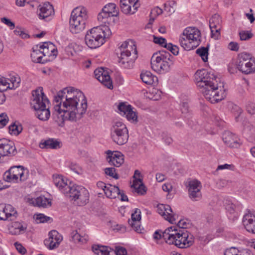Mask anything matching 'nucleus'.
<instances>
[{
	"label": "nucleus",
	"instance_id": "22",
	"mask_svg": "<svg viewBox=\"0 0 255 255\" xmlns=\"http://www.w3.org/2000/svg\"><path fill=\"white\" fill-rule=\"evenodd\" d=\"M54 9L49 2L40 4L37 10V14L41 19H45L51 15L54 14Z\"/></svg>",
	"mask_w": 255,
	"mask_h": 255
},
{
	"label": "nucleus",
	"instance_id": "18",
	"mask_svg": "<svg viewBox=\"0 0 255 255\" xmlns=\"http://www.w3.org/2000/svg\"><path fill=\"white\" fill-rule=\"evenodd\" d=\"M62 240V237L59 233L55 230H52L49 233V238L44 240V243L47 248L52 250L58 247Z\"/></svg>",
	"mask_w": 255,
	"mask_h": 255
},
{
	"label": "nucleus",
	"instance_id": "14",
	"mask_svg": "<svg viewBox=\"0 0 255 255\" xmlns=\"http://www.w3.org/2000/svg\"><path fill=\"white\" fill-rule=\"evenodd\" d=\"M187 188L190 199L194 201H197L201 199L202 185L199 181L194 179L189 181Z\"/></svg>",
	"mask_w": 255,
	"mask_h": 255
},
{
	"label": "nucleus",
	"instance_id": "48",
	"mask_svg": "<svg viewBox=\"0 0 255 255\" xmlns=\"http://www.w3.org/2000/svg\"><path fill=\"white\" fill-rule=\"evenodd\" d=\"M13 176L14 174L12 173V171H10V169L9 168L4 172L3 175V178L4 181L7 182L17 183L16 178H15Z\"/></svg>",
	"mask_w": 255,
	"mask_h": 255
},
{
	"label": "nucleus",
	"instance_id": "36",
	"mask_svg": "<svg viewBox=\"0 0 255 255\" xmlns=\"http://www.w3.org/2000/svg\"><path fill=\"white\" fill-rule=\"evenodd\" d=\"M93 252L98 255H111L112 249L108 246L94 245L92 246Z\"/></svg>",
	"mask_w": 255,
	"mask_h": 255
},
{
	"label": "nucleus",
	"instance_id": "23",
	"mask_svg": "<svg viewBox=\"0 0 255 255\" xmlns=\"http://www.w3.org/2000/svg\"><path fill=\"white\" fill-rule=\"evenodd\" d=\"M157 212L170 223L174 224L175 219L174 216L171 214L172 211L170 206L163 204L158 205Z\"/></svg>",
	"mask_w": 255,
	"mask_h": 255
},
{
	"label": "nucleus",
	"instance_id": "46",
	"mask_svg": "<svg viewBox=\"0 0 255 255\" xmlns=\"http://www.w3.org/2000/svg\"><path fill=\"white\" fill-rule=\"evenodd\" d=\"M209 48L208 47H201L196 50V53L199 55L204 62L208 61Z\"/></svg>",
	"mask_w": 255,
	"mask_h": 255
},
{
	"label": "nucleus",
	"instance_id": "27",
	"mask_svg": "<svg viewBox=\"0 0 255 255\" xmlns=\"http://www.w3.org/2000/svg\"><path fill=\"white\" fill-rule=\"evenodd\" d=\"M223 140L228 146L237 148L240 146L238 137L229 131H225L223 134Z\"/></svg>",
	"mask_w": 255,
	"mask_h": 255
},
{
	"label": "nucleus",
	"instance_id": "64",
	"mask_svg": "<svg viewBox=\"0 0 255 255\" xmlns=\"http://www.w3.org/2000/svg\"><path fill=\"white\" fill-rule=\"evenodd\" d=\"M1 21L9 27L11 29L14 28V23L8 18L2 17L1 18Z\"/></svg>",
	"mask_w": 255,
	"mask_h": 255
},
{
	"label": "nucleus",
	"instance_id": "60",
	"mask_svg": "<svg viewBox=\"0 0 255 255\" xmlns=\"http://www.w3.org/2000/svg\"><path fill=\"white\" fill-rule=\"evenodd\" d=\"M13 32L16 35L19 36L23 39H25L29 37L28 34L26 33L24 31L22 30L20 28H16Z\"/></svg>",
	"mask_w": 255,
	"mask_h": 255
},
{
	"label": "nucleus",
	"instance_id": "38",
	"mask_svg": "<svg viewBox=\"0 0 255 255\" xmlns=\"http://www.w3.org/2000/svg\"><path fill=\"white\" fill-rule=\"evenodd\" d=\"M131 187L133 188L134 191L139 195H142L146 193V189L145 186L142 182L141 178L138 179L137 180L133 181Z\"/></svg>",
	"mask_w": 255,
	"mask_h": 255
},
{
	"label": "nucleus",
	"instance_id": "24",
	"mask_svg": "<svg viewBox=\"0 0 255 255\" xmlns=\"http://www.w3.org/2000/svg\"><path fill=\"white\" fill-rule=\"evenodd\" d=\"M188 232L176 233V247L187 248L192 245V240L189 239Z\"/></svg>",
	"mask_w": 255,
	"mask_h": 255
},
{
	"label": "nucleus",
	"instance_id": "6",
	"mask_svg": "<svg viewBox=\"0 0 255 255\" xmlns=\"http://www.w3.org/2000/svg\"><path fill=\"white\" fill-rule=\"evenodd\" d=\"M88 18L86 9L82 6L75 8L69 20L70 29L73 33H79L85 28Z\"/></svg>",
	"mask_w": 255,
	"mask_h": 255
},
{
	"label": "nucleus",
	"instance_id": "55",
	"mask_svg": "<svg viewBox=\"0 0 255 255\" xmlns=\"http://www.w3.org/2000/svg\"><path fill=\"white\" fill-rule=\"evenodd\" d=\"M8 120L7 114L4 113H1L0 115V128L5 127L7 125Z\"/></svg>",
	"mask_w": 255,
	"mask_h": 255
},
{
	"label": "nucleus",
	"instance_id": "63",
	"mask_svg": "<svg viewBox=\"0 0 255 255\" xmlns=\"http://www.w3.org/2000/svg\"><path fill=\"white\" fill-rule=\"evenodd\" d=\"M224 255H242L235 248H232L227 250L224 253Z\"/></svg>",
	"mask_w": 255,
	"mask_h": 255
},
{
	"label": "nucleus",
	"instance_id": "20",
	"mask_svg": "<svg viewBox=\"0 0 255 255\" xmlns=\"http://www.w3.org/2000/svg\"><path fill=\"white\" fill-rule=\"evenodd\" d=\"M17 212L15 209L9 204H0V220L6 221L12 217H16Z\"/></svg>",
	"mask_w": 255,
	"mask_h": 255
},
{
	"label": "nucleus",
	"instance_id": "49",
	"mask_svg": "<svg viewBox=\"0 0 255 255\" xmlns=\"http://www.w3.org/2000/svg\"><path fill=\"white\" fill-rule=\"evenodd\" d=\"M162 13V9L159 7H156L153 8L150 12V21H153L156 16L161 14Z\"/></svg>",
	"mask_w": 255,
	"mask_h": 255
},
{
	"label": "nucleus",
	"instance_id": "4",
	"mask_svg": "<svg viewBox=\"0 0 255 255\" xmlns=\"http://www.w3.org/2000/svg\"><path fill=\"white\" fill-rule=\"evenodd\" d=\"M121 56L119 62L125 68L130 69L137 58L136 47L132 41H125L120 46Z\"/></svg>",
	"mask_w": 255,
	"mask_h": 255
},
{
	"label": "nucleus",
	"instance_id": "5",
	"mask_svg": "<svg viewBox=\"0 0 255 255\" xmlns=\"http://www.w3.org/2000/svg\"><path fill=\"white\" fill-rule=\"evenodd\" d=\"M173 56L166 51L154 53L151 59L152 69L160 73L168 72L173 65Z\"/></svg>",
	"mask_w": 255,
	"mask_h": 255
},
{
	"label": "nucleus",
	"instance_id": "15",
	"mask_svg": "<svg viewBox=\"0 0 255 255\" xmlns=\"http://www.w3.org/2000/svg\"><path fill=\"white\" fill-rule=\"evenodd\" d=\"M94 74L95 78L105 87L110 89H113V82L108 71L101 67L94 71Z\"/></svg>",
	"mask_w": 255,
	"mask_h": 255
},
{
	"label": "nucleus",
	"instance_id": "43",
	"mask_svg": "<svg viewBox=\"0 0 255 255\" xmlns=\"http://www.w3.org/2000/svg\"><path fill=\"white\" fill-rule=\"evenodd\" d=\"M189 225V222L187 219H180L176 224V233L188 232L186 229Z\"/></svg>",
	"mask_w": 255,
	"mask_h": 255
},
{
	"label": "nucleus",
	"instance_id": "59",
	"mask_svg": "<svg viewBox=\"0 0 255 255\" xmlns=\"http://www.w3.org/2000/svg\"><path fill=\"white\" fill-rule=\"evenodd\" d=\"M210 28L211 30V37L216 40L218 39L220 37V31L221 28H214V27H210Z\"/></svg>",
	"mask_w": 255,
	"mask_h": 255
},
{
	"label": "nucleus",
	"instance_id": "40",
	"mask_svg": "<svg viewBox=\"0 0 255 255\" xmlns=\"http://www.w3.org/2000/svg\"><path fill=\"white\" fill-rule=\"evenodd\" d=\"M209 26L214 28H221L222 19L218 14H214L209 20Z\"/></svg>",
	"mask_w": 255,
	"mask_h": 255
},
{
	"label": "nucleus",
	"instance_id": "33",
	"mask_svg": "<svg viewBox=\"0 0 255 255\" xmlns=\"http://www.w3.org/2000/svg\"><path fill=\"white\" fill-rule=\"evenodd\" d=\"M140 78L142 81L147 85H156L158 82L157 77L153 75L149 71L142 72L140 74Z\"/></svg>",
	"mask_w": 255,
	"mask_h": 255
},
{
	"label": "nucleus",
	"instance_id": "16",
	"mask_svg": "<svg viewBox=\"0 0 255 255\" xmlns=\"http://www.w3.org/2000/svg\"><path fill=\"white\" fill-rule=\"evenodd\" d=\"M54 112L52 114V118L57 124L60 127H63L64 125V122L66 120L76 121L73 116L70 115L66 112L63 111L62 110H58L55 109V104H54Z\"/></svg>",
	"mask_w": 255,
	"mask_h": 255
},
{
	"label": "nucleus",
	"instance_id": "53",
	"mask_svg": "<svg viewBox=\"0 0 255 255\" xmlns=\"http://www.w3.org/2000/svg\"><path fill=\"white\" fill-rule=\"evenodd\" d=\"M127 255V252L125 248L123 247H116V250L112 249L111 255Z\"/></svg>",
	"mask_w": 255,
	"mask_h": 255
},
{
	"label": "nucleus",
	"instance_id": "39",
	"mask_svg": "<svg viewBox=\"0 0 255 255\" xmlns=\"http://www.w3.org/2000/svg\"><path fill=\"white\" fill-rule=\"evenodd\" d=\"M102 10L108 14H110L113 17L119 15V11L116 5L114 3H110L106 4L102 9Z\"/></svg>",
	"mask_w": 255,
	"mask_h": 255
},
{
	"label": "nucleus",
	"instance_id": "45",
	"mask_svg": "<svg viewBox=\"0 0 255 255\" xmlns=\"http://www.w3.org/2000/svg\"><path fill=\"white\" fill-rule=\"evenodd\" d=\"M71 241L75 243L82 244L85 243L87 242V239L85 237H81V235L78 234L77 231H74L71 233Z\"/></svg>",
	"mask_w": 255,
	"mask_h": 255
},
{
	"label": "nucleus",
	"instance_id": "61",
	"mask_svg": "<svg viewBox=\"0 0 255 255\" xmlns=\"http://www.w3.org/2000/svg\"><path fill=\"white\" fill-rule=\"evenodd\" d=\"M225 209L230 214H234L235 212L236 206L232 203L228 202L225 204Z\"/></svg>",
	"mask_w": 255,
	"mask_h": 255
},
{
	"label": "nucleus",
	"instance_id": "31",
	"mask_svg": "<svg viewBox=\"0 0 255 255\" xmlns=\"http://www.w3.org/2000/svg\"><path fill=\"white\" fill-rule=\"evenodd\" d=\"M12 173L14 174V177L16 178L17 182L18 180L20 181H25L28 177L27 172L25 173V171L22 166H13L10 168Z\"/></svg>",
	"mask_w": 255,
	"mask_h": 255
},
{
	"label": "nucleus",
	"instance_id": "50",
	"mask_svg": "<svg viewBox=\"0 0 255 255\" xmlns=\"http://www.w3.org/2000/svg\"><path fill=\"white\" fill-rule=\"evenodd\" d=\"M105 173L116 179L119 178V175L116 172V169L113 167L106 168L105 169Z\"/></svg>",
	"mask_w": 255,
	"mask_h": 255
},
{
	"label": "nucleus",
	"instance_id": "56",
	"mask_svg": "<svg viewBox=\"0 0 255 255\" xmlns=\"http://www.w3.org/2000/svg\"><path fill=\"white\" fill-rule=\"evenodd\" d=\"M8 88L11 89L10 84L7 82L6 79L0 78V91L3 92Z\"/></svg>",
	"mask_w": 255,
	"mask_h": 255
},
{
	"label": "nucleus",
	"instance_id": "19",
	"mask_svg": "<svg viewBox=\"0 0 255 255\" xmlns=\"http://www.w3.org/2000/svg\"><path fill=\"white\" fill-rule=\"evenodd\" d=\"M68 181L67 180L65 181L61 175H53L54 184L65 196L73 185L71 182L68 184Z\"/></svg>",
	"mask_w": 255,
	"mask_h": 255
},
{
	"label": "nucleus",
	"instance_id": "7",
	"mask_svg": "<svg viewBox=\"0 0 255 255\" xmlns=\"http://www.w3.org/2000/svg\"><path fill=\"white\" fill-rule=\"evenodd\" d=\"M66 196L68 197L71 201L78 206H81L88 203L89 200V193L84 187L76 184L73 185L71 189L68 190Z\"/></svg>",
	"mask_w": 255,
	"mask_h": 255
},
{
	"label": "nucleus",
	"instance_id": "26",
	"mask_svg": "<svg viewBox=\"0 0 255 255\" xmlns=\"http://www.w3.org/2000/svg\"><path fill=\"white\" fill-rule=\"evenodd\" d=\"M108 162L116 167H120L124 161L123 155L120 152H116L114 153L111 150L107 151Z\"/></svg>",
	"mask_w": 255,
	"mask_h": 255
},
{
	"label": "nucleus",
	"instance_id": "1",
	"mask_svg": "<svg viewBox=\"0 0 255 255\" xmlns=\"http://www.w3.org/2000/svg\"><path fill=\"white\" fill-rule=\"evenodd\" d=\"M53 103L56 109L70 114L76 120L80 119L87 109V100L83 93L72 87L58 92Z\"/></svg>",
	"mask_w": 255,
	"mask_h": 255
},
{
	"label": "nucleus",
	"instance_id": "57",
	"mask_svg": "<svg viewBox=\"0 0 255 255\" xmlns=\"http://www.w3.org/2000/svg\"><path fill=\"white\" fill-rule=\"evenodd\" d=\"M126 116L128 121L132 120L133 121H136L137 119L136 113L132 110V107Z\"/></svg>",
	"mask_w": 255,
	"mask_h": 255
},
{
	"label": "nucleus",
	"instance_id": "13",
	"mask_svg": "<svg viewBox=\"0 0 255 255\" xmlns=\"http://www.w3.org/2000/svg\"><path fill=\"white\" fill-rule=\"evenodd\" d=\"M160 231H156L153 234V238L155 240L160 239L163 238L166 243L168 245H175V226H173L167 228L161 234Z\"/></svg>",
	"mask_w": 255,
	"mask_h": 255
},
{
	"label": "nucleus",
	"instance_id": "9",
	"mask_svg": "<svg viewBox=\"0 0 255 255\" xmlns=\"http://www.w3.org/2000/svg\"><path fill=\"white\" fill-rule=\"evenodd\" d=\"M217 79L215 75L204 69L197 70L194 74L195 81L200 91L208 86H215Z\"/></svg>",
	"mask_w": 255,
	"mask_h": 255
},
{
	"label": "nucleus",
	"instance_id": "2",
	"mask_svg": "<svg viewBox=\"0 0 255 255\" xmlns=\"http://www.w3.org/2000/svg\"><path fill=\"white\" fill-rule=\"evenodd\" d=\"M110 29L108 27L102 28L100 26L94 27L88 31L85 37L86 45L90 48H96L102 45L105 38L111 35Z\"/></svg>",
	"mask_w": 255,
	"mask_h": 255
},
{
	"label": "nucleus",
	"instance_id": "28",
	"mask_svg": "<svg viewBox=\"0 0 255 255\" xmlns=\"http://www.w3.org/2000/svg\"><path fill=\"white\" fill-rule=\"evenodd\" d=\"M140 211L138 209H135V211L131 214V220H128L129 225L133 229L138 233H141L142 229L139 224V221L141 220Z\"/></svg>",
	"mask_w": 255,
	"mask_h": 255
},
{
	"label": "nucleus",
	"instance_id": "37",
	"mask_svg": "<svg viewBox=\"0 0 255 255\" xmlns=\"http://www.w3.org/2000/svg\"><path fill=\"white\" fill-rule=\"evenodd\" d=\"M36 111L35 115L39 120L43 121L49 119L50 116V112L48 108L46 106L44 108L34 110Z\"/></svg>",
	"mask_w": 255,
	"mask_h": 255
},
{
	"label": "nucleus",
	"instance_id": "51",
	"mask_svg": "<svg viewBox=\"0 0 255 255\" xmlns=\"http://www.w3.org/2000/svg\"><path fill=\"white\" fill-rule=\"evenodd\" d=\"M34 217L37 223L47 222L51 219L49 217L46 216L43 214H39L36 215H34Z\"/></svg>",
	"mask_w": 255,
	"mask_h": 255
},
{
	"label": "nucleus",
	"instance_id": "29",
	"mask_svg": "<svg viewBox=\"0 0 255 255\" xmlns=\"http://www.w3.org/2000/svg\"><path fill=\"white\" fill-rule=\"evenodd\" d=\"M42 51L44 58H48L51 56H56L57 50L55 47V45L50 42H44L42 45L39 46Z\"/></svg>",
	"mask_w": 255,
	"mask_h": 255
},
{
	"label": "nucleus",
	"instance_id": "21",
	"mask_svg": "<svg viewBox=\"0 0 255 255\" xmlns=\"http://www.w3.org/2000/svg\"><path fill=\"white\" fill-rule=\"evenodd\" d=\"M243 224L249 232L255 234V212L249 211L243 219Z\"/></svg>",
	"mask_w": 255,
	"mask_h": 255
},
{
	"label": "nucleus",
	"instance_id": "3",
	"mask_svg": "<svg viewBox=\"0 0 255 255\" xmlns=\"http://www.w3.org/2000/svg\"><path fill=\"white\" fill-rule=\"evenodd\" d=\"M201 33L195 27H187L184 29L179 38L181 46L186 51L194 49L201 42Z\"/></svg>",
	"mask_w": 255,
	"mask_h": 255
},
{
	"label": "nucleus",
	"instance_id": "17",
	"mask_svg": "<svg viewBox=\"0 0 255 255\" xmlns=\"http://www.w3.org/2000/svg\"><path fill=\"white\" fill-rule=\"evenodd\" d=\"M16 148L13 142L3 138L0 139V155H14L16 153Z\"/></svg>",
	"mask_w": 255,
	"mask_h": 255
},
{
	"label": "nucleus",
	"instance_id": "30",
	"mask_svg": "<svg viewBox=\"0 0 255 255\" xmlns=\"http://www.w3.org/2000/svg\"><path fill=\"white\" fill-rule=\"evenodd\" d=\"M31 58L32 61L35 63L44 64L49 61L47 58H44L43 54L41 49L39 48L38 45L33 48L32 52L31 53Z\"/></svg>",
	"mask_w": 255,
	"mask_h": 255
},
{
	"label": "nucleus",
	"instance_id": "42",
	"mask_svg": "<svg viewBox=\"0 0 255 255\" xmlns=\"http://www.w3.org/2000/svg\"><path fill=\"white\" fill-rule=\"evenodd\" d=\"M120 7L122 11L126 14H132L134 13L137 10H131V5L128 3L126 0H121Z\"/></svg>",
	"mask_w": 255,
	"mask_h": 255
},
{
	"label": "nucleus",
	"instance_id": "58",
	"mask_svg": "<svg viewBox=\"0 0 255 255\" xmlns=\"http://www.w3.org/2000/svg\"><path fill=\"white\" fill-rule=\"evenodd\" d=\"M153 41L154 43L159 45L163 47L166 42L165 38L162 37H157L153 35Z\"/></svg>",
	"mask_w": 255,
	"mask_h": 255
},
{
	"label": "nucleus",
	"instance_id": "32",
	"mask_svg": "<svg viewBox=\"0 0 255 255\" xmlns=\"http://www.w3.org/2000/svg\"><path fill=\"white\" fill-rule=\"evenodd\" d=\"M27 229L25 224L19 222H14L8 228L9 232L12 235H18L24 233Z\"/></svg>",
	"mask_w": 255,
	"mask_h": 255
},
{
	"label": "nucleus",
	"instance_id": "44",
	"mask_svg": "<svg viewBox=\"0 0 255 255\" xmlns=\"http://www.w3.org/2000/svg\"><path fill=\"white\" fill-rule=\"evenodd\" d=\"M9 132L11 134L18 135L22 130V126L19 123H14L10 125L9 127Z\"/></svg>",
	"mask_w": 255,
	"mask_h": 255
},
{
	"label": "nucleus",
	"instance_id": "25",
	"mask_svg": "<svg viewBox=\"0 0 255 255\" xmlns=\"http://www.w3.org/2000/svg\"><path fill=\"white\" fill-rule=\"evenodd\" d=\"M97 18L100 23L99 26L102 28L108 27L110 29V26L113 25L115 23L114 17L112 15H110V14H108L103 10L99 13Z\"/></svg>",
	"mask_w": 255,
	"mask_h": 255
},
{
	"label": "nucleus",
	"instance_id": "62",
	"mask_svg": "<svg viewBox=\"0 0 255 255\" xmlns=\"http://www.w3.org/2000/svg\"><path fill=\"white\" fill-rule=\"evenodd\" d=\"M9 80L12 84V86L10 87L11 89H15L18 87L20 81L19 78L13 76L11 77Z\"/></svg>",
	"mask_w": 255,
	"mask_h": 255
},
{
	"label": "nucleus",
	"instance_id": "10",
	"mask_svg": "<svg viewBox=\"0 0 255 255\" xmlns=\"http://www.w3.org/2000/svg\"><path fill=\"white\" fill-rule=\"evenodd\" d=\"M237 67L242 73L251 74L255 72V61L250 54L242 53L239 55Z\"/></svg>",
	"mask_w": 255,
	"mask_h": 255
},
{
	"label": "nucleus",
	"instance_id": "35",
	"mask_svg": "<svg viewBox=\"0 0 255 255\" xmlns=\"http://www.w3.org/2000/svg\"><path fill=\"white\" fill-rule=\"evenodd\" d=\"M104 193L108 198L115 199L120 195L121 191L118 187L108 184L107 188L104 189Z\"/></svg>",
	"mask_w": 255,
	"mask_h": 255
},
{
	"label": "nucleus",
	"instance_id": "54",
	"mask_svg": "<svg viewBox=\"0 0 255 255\" xmlns=\"http://www.w3.org/2000/svg\"><path fill=\"white\" fill-rule=\"evenodd\" d=\"M131 106L129 105H126L124 103L120 104L118 106V109L120 112L123 114L124 115H126L128 111L130 110Z\"/></svg>",
	"mask_w": 255,
	"mask_h": 255
},
{
	"label": "nucleus",
	"instance_id": "11",
	"mask_svg": "<svg viewBox=\"0 0 255 255\" xmlns=\"http://www.w3.org/2000/svg\"><path fill=\"white\" fill-rule=\"evenodd\" d=\"M201 92L204 95L205 98L211 103H218L224 99L226 95L224 92L221 93L218 91V82L215 86H211L204 88Z\"/></svg>",
	"mask_w": 255,
	"mask_h": 255
},
{
	"label": "nucleus",
	"instance_id": "8",
	"mask_svg": "<svg viewBox=\"0 0 255 255\" xmlns=\"http://www.w3.org/2000/svg\"><path fill=\"white\" fill-rule=\"evenodd\" d=\"M111 137L118 145H124L128 140L129 135L126 126L122 122L113 123L111 128Z\"/></svg>",
	"mask_w": 255,
	"mask_h": 255
},
{
	"label": "nucleus",
	"instance_id": "52",
	"mask_svg": "<svg viewBox=\"0 0 255 255\" xmlns=\"http://www.w3.org/2000/svg\"><path fill=\"white\" fill-rule=\"evenodd\" d=\"M239 35L241 40H247L251 38L253 36V34L251 32L244 30L240 31Z\"/></svg>",
	"mask_w": 255,
	"mask_h": 255
},
{
	"label": "nucleus",
	"instance_id": "12",
	"mask_svg": "<svg viewBox=\"0 0 255 255\" xmlns=\"http://www.w3.org/2000/svg\"><path fill=\"white\" fill-rule=\"evenodd\" d=\"M33 98L30 102L31 106L34 110L44 108L49 100L42 92V89L39 88L32 92Z\"/></svg>",
	"mask_w": 255,
	"mask_h": 255
},
{
	"label": "nucleus",
	"instance_id": "41",
	"mask_svg": "<svg viewBox=\"0 0 255 255\" xmlns=\"http://www.w3.org/2000/svg\"><path fill=\"white\" fill-rule=\"evenodd\" d=\"M60 142L57 140L54 139H49L45 140L43 143L41 144L43 146H40L41 148L57 149L60 147Z\"/></svg>",
	"mask_w": 255,
	"mask_h": 255
},
{
	"label": "nucleus",
	"instance_id": "34",
	"mask_svg": "<svg viewBox=\"0 0 255 255\" xmlns=\"http://www.w3.org/2000/svg\"><path fill=\"white\" fill-rule=\"evenodd\" d=\"M28 202L29 204L38 207H46L51 205V201L44 196H39L36 199H28Z\"/></svg>",
	"mask_w": 255,
	"mask_h": 255
},
{
	"label": "nucleus",
	"instance_id": "47",
	"mask_svg": "<svg viewBox=\"0 0 255 255\" xmlns=\"http://www.w3.org/2000/svg\"><path fill=\"white\" fill-rule=\"evenodd\" d=\"M180 109L183 117H186L188 116L190 111L187 97L180 104Z\"/></svg>",
	"mask_w": 255,
	"mask_h": 255
}]
</instances>
